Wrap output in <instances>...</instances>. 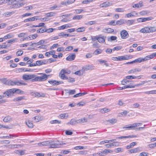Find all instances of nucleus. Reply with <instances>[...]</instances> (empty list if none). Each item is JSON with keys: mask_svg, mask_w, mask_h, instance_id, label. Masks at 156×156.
<instances>
[{"mask_svg": "<svg viewBox=\"0 0 156 156\" xmlns=\"http://www.w3.org/2000/svg\"><path fill=\"white\" fill-rule=\"evenodd\" d=\"M156 56V52L153 53L151 55H147L144 58L145 59V61L147 60L152 59Z\"/></svg>", "mask_w": 156, "mask_h": 156, "instance_id": "9b49d317", "label": "nucleus"}, {"mask_svg": "<svg viewBox=\"0 0 156 156\" xmlns=\"http://www.w3.org/2000/svg\"><path fill=\"white\" fill-rule=\"evenodd\" d=\"M25 151V150L17 151H16V153L22 155L24 154Z\"/></svg>", "mask_w": 156, "mask_h": 156, "instance_id": "37998d69", "label": "nucleus"}, {"mask_svg": "<svg viewBox=\"0 0 156 156\" xmlns=\"http://www.w3.org/2000/svg\"><path fill=\"white\" fill-rule=\"evenodd\" d=\"M143 6V2L141 1H140L138 3L134 4L133 6V7L134 8L141 7Z\"/></svg>", "mask_w": 156, "mask_h": 156, "instance_id": "dca6fc26", "label": "nucleus"}, {"mask_svg": "<svg viewBox=\"0 0 156 156\" xmlns=\"http://www.w3.org/2000/svg\"><path fill=\"white\" fill-rule=\"evenodd\" d=\"M100 45H99L98 43L97 42L93 43V48H98L100 47Z\"/></svg>", "mask_w": 156, "mask_h": 156, "instance_id": "774afa93", "label": "nucleus"}, {"mask_svg": "<svg viewBox=\"0 0 156 156\" xmlns=\"http://www.w3.org/2000/svg\"><path fill=\"white\" fill-rule=\"evenodd\" d=\"M75 74L78 75H81L83 74V71L82 70H79L77 71L75 73Z\"/></svg>", "mask_w": 156, "mask_h": 156, "instance_id": "052dcab7", "label": "nucleus"}, {"mask_svg": "<svg viewBox=\"0 0 156 156\" xmlns=\"http://www.w3.org/2000/svg\"><path fill=\"white\" fill-rule=\"evenodd\" d=\"M56 14L55 12H51L49 13L46 14L47 16V17H51L55 16Z\"/></svg>", "mask_w": 156, "mask_h": 156, "instance_id": "c9c22d12", "label": "nucleus"}, {"mask_svg": "<svg viewBox=\"0 0 156 156\" xmlns=\"http://www.w3.org/2000/svg\"><path fill=\"white\" fill-rule=\"evenodd\" d=\"M50 141H47L44 142H42L41 143L38 144V145L39 146H46L50 145Z\"/></svg>", "mask_w": 156, "mask_h": 156, "instance_id": "0eeeda50", "label": "nucleus"}, {"mask_svg": "<svg viewBox=\"0 0 156 156\" xmlns=\"http://www.w3.org/2000/svg\"><path fill=\"white\" fill-rule=\"evenodd\" d=\"M148 153L145 152H143L140 154L139 156H148Z\"/></svg>", "mask_w": 156, "mask_h": 156, "instance_id": "69168bd1", "label": "nucleus"}, {"mask_svg": "<svg viewBox=\"0 0 156 156\" xmlns=\"http://www.w3.org/2000/svg\"><path fill=\"white\" fill-rule=\"evenodd\" d=\"M76 57L75 54H71L69 55L66 58V59L68 61H72L74 60Z\"/></svg>", "mask_w": 156, "mask_h": 156, "instance_id": "9d476101", "label": "nucleus"}, {"mask_svg": "<svg viewBox=\"0 0 156 156\" xmlns=\"http://www.w3.org/2000/svg\"><path fill=\"white\" fill-rule=\"evenodd\" d=\"M102 52V50L100 49H98L95 50L94 52V54L95 55H97L101 53Z\"/></svg>", "mask_w": 156, "mask_h": 156, "instance_id": "2f4dec72", "label": "nucleus"}, {"mask_svg": "<svg viewBox=\"0 0 156 156\" xmlns=\"http://www.w3.org/2000/svg\"><path fill=\"white\" fill-rule=\"evenodd\" d=\"M129 151L130 153H133L139 152L141 151V150L140 147H137L133 149L129 150Z\"/></svg>", "mask_w": 156, "mask_h": 156, "instance_id": "1a4fd4ad", "label": "nucleus"}, {"mask_svg": "<svg viewBox=\"0 0 156 156\" xmlns=\"http://www.w3.org/2000/svg\"><path fill=\"white\" fill-rule=\"evenodd\" d=\"M114 30L113 29L108 28V29H104V32L107 33H112L113 32Z\"/></svg>", "mask_w": 156, "mask_h": 156, "instance_id": "c85d7f7f", "label": "nucleus"}, {"mask_svg": "<svg viewBox=\"0 0 156 156\" xmlns=\"http://www.w3.org/2000/svg\"><path fill=\"white\" fill-rule=\"evenodd\" d=\"M76 124L78 123H82L84 122H86L87 120V119L86 118H84L80 119H76Z\"/></svg>", "mask_w": 156, "mask_h": 156, "instance_id": "f8f14e48", "label": "nucleus"}, {"mask_svg": "<svg viewBox=\"0 0 156 156\" xmlns=\"http://www.w3.org/2000/svg\"><path fill=\"white\" fill-rule=\"evenodd\" d=\"M37 16H34L30 18L24 20L23 22L26 23L30 21H34L35 20H37Z\"/></svg>", "mask_w": 156, "mask_h": 156, "instance_id": "ddd939ff", "label": "nucleus"}, {"mask_svg": "<svg viewBox=\"0 0 156 156\" xmlns=\"http://www.w3.org/2000/svg\"><path fill=\"white\" fill-rule=\"evenodd\" d=\"M6 85L9 86H14L17 85L18 86L26 85H27L26 83H23L21 81H19L18 80L12 81L11 80H7Z\"/></svg>", "mask_w": 156, "mask_h": 156, "instance_id": "f257e3e1", "label": "nucleus"}, {"mask_svg": "<svg viewBox=\"0 0 156 156\" xmlns=\"http://www.w3.org/2000/svg\"><path fill=\"white\" fill-rule=\"evenodd\" d=\"M45 42V41L44 40H40L39 42H38L36 43L37 45H42Z\"/></svg>", "mask_w": 156, "mask_h": 156, "instance_id": "4d7b16f0", "label": "nucleus"}, {"mask_svg": "<svg viewBox=\"0 0 156 156\" xmlns=\"http://www.w3.org/2000/svg\"><path fill=\"white\" fill-rule=\"evenodd\" d=\"M98 41L99 43H103L105 42V39L102 37H98Z\"/></svg>", "mask_w": 156, "mask_h": 156, "instance_id": "c03bdc74", "label": "nucleus"}, {"mask_svg": "<svg viewBox=\"0 0 156 156\" xmlns=\"http://www.w3.org/2000/svg\"><path fill=\"white\" fill-rule=\"evenodd\" d=\"M40 76H37L35 75V78L33 80V81H43L46 80L48 78V75H47L45 73H41Z\"/></svg>", "mask_w": 156, "mask_h": 156, "instance_id": "7ed1b4c3", "label": "nucleus"}, {"mask_svg": "<svg viewBox=\"0 0 156 156\" xmlns=\"http://www.w3.org/2000/svg\"><path fill=\"white\" fill-rule=\"evenodd\" d=\"M135 20H128V21L126 20V23L127 25L130 26L133 24Z\"/></svg>", "mask_w": 156, "mask_h": 156, "instance_id": "c756f323", "label": "nucleus"}, {"mask_svg": "<svg viewBox=\"0 0 156 156\" xmlns=\"http://www.w3.org/2000/svg\"><path fill=\"white\" fill-rule=\"evenodd\" d=\"M26 123L28 127L30 128H32L33 127L34 125L33 123L31 122L29 120H27L26 122Z\"/></svg>", "mask_w": 156, "mask_h": 156, "instance_id": "f3484780", "label": "nucleus"}, {"mask_svg": "<svg viewBox=\"0 0 156 156\" xmlns=\"http://www.w3.org/2000/svg\"><path fill=\"white\" fill-rule=\"evenodd\" d=\"M50 148H58L64 144L62 142L58 141H50Z\"/></svg>", "mask_w": 156, "mask_h": 156, "instance_id": "20e7f679", "label": "nucleus"}, {"mask_svg": "<svg viewBox=\"0 0 156 156\" xmlns=\"http://www.w3.org/2000/svg\"><path fill=\"white\" fill-rule=\"evenodd\" d=\"M62 72L63 73L66 75L69 74L71 73V72L68 69L66 70L64 69H62L61 70V72L62 73Z\"/></svg>", "mask_w": 156, "mask_h": 156, "instance_id": "473e14b6", "label": "nucleus"}, {"mask_svg": "<svg viewBox=\"0 0 156 156\" xmlns=\"http://www.w3.org/2000/svg\"><path fill=\"white\" fill-rule=\"evenodd\" d=\"M145 61V58H139L137 59L134 60V63L135 62H142Z\"/></svg>", "mask_w": 156, "mask_h": 156, "instance_id": "a878e982", "label": "nucleus"}, {"mask_svg": "<svg viewBox=\"0 0 156 156\" xmlns=\"http://www.w3.org/2000/svg\"><path fill=\"white\" fill-rule=\"evenodd\" d=\"M59 76L61 79L63 80L66 79L67 78V77L65 75V74L63 73V72L61 73V71L59 73Z\"/></svg>", "mask_w": 156, "mask_h": 156, "instance_id": "b1692460", "label": "nucleus"}, {"mask_svg": "<svg viewBox=\"0 0 156 156\" xmlns=\"http://www.w3.org/2000/svg\"><path fill=\"white\" fill-rule=\"evenodd\" d=\"M127 79H124L122 81V84L123 85H125L126 84H127V83H129L130 81L129 80H127Z\"/></svg>", "mask_w": 156, "mask_h": 156, "instance_id": "de8ad7c7", "label": "nucleus"}, {"mask_svg": "<svg viewBox=\"0 0 156 156\" xmlns=\"http://www.w3.org/2000/svg\"><path fill=\"white\" fill-rule=\"evenodd\" d=\"M123 128H127L129 130H132L134 129V127L133 126V124H132L129 125H126Z\"/></svg>", "mask_w": 156, "mask_h": 156, "instance_id": "a211bd4d", "label": "nucleus"}, {"mask_svg": "<svg viewBox=\"0 0 156 156\" xmlns=\"http://www.w3.org/2000/svg\"><path fill=\"white\" fill-rule=\"evenodd\" d=\"M33 119L35 122H38L41 120V117L39 116H37L34 117Z\"/></svg>", "mask_w": 156, "mask_h": 156, "instance_id": "79ce46f5", "label": "nucleus"}, {"mask_svg": "<svg viewBox=\"0 0 156 156\" xmlns=\"http://www.w3.org/2000/svg\"><path fill=\"white\" fill-rule=\"evenodd\" d=\"M23 52L22 51H18L16 52V55L17 56H20L23 54Z\"/></svg>", "mask_w": 156, "mask_h": 156, "instance_id": "0e129e2a", "label": "nucleus"}, {"mask_svg": "<svg viewBox=\"0 0 156 156\" xmlns=\"http://www.w3.org/2000/svg\"><path fill=\"white\" fill-rule=\"evenodd\" d=\"M6 3H7L8 5H11L12 4L15 2H18L19 0H6Z\"/></svg>", "mask_w": 156, "mask_h": 156, "instance_id": "cd10ccee", "label": "nucleus"}, {"mask_svg": "<svg viewBox=\"0 0 156 156\" xmlns=\"http://www.w3.org/2000/svg\"><path fill=\"white\" fill-rule=\"evenodd\" d=\"M121 37L123 39H126L128 38L129 35L127 32L125 30H123L120 32Z\"/></svg>", "mask_w": 156, "mask_h": 156, "instance_id": "423d86ee", "label": "nucleus"}, {"mask_svg": "<svg viewBox=\"0 0 156 156\" xmlns=\"http://www.w3.org/2000/svg\"><path fill=\"white\" fill-rule=\"evenodd\" d=\"M144 93L148 94H156V90L146 91L144 92Z\"/></svg>", "mask_w": 156, "mask_h": 156, "instance_id": "72a5a7b5", "label": "nucleus"}, {"mask_svg": "<svg viewBox=\"0 0 156 156\" xmlns=\"http://www.w3.org/2000/svg\"><path fill=\"white\" fill-rule=\"evenodd\" d=\"M46 28L44 27H42L39 29L37 30V33H42L44 32H46V30H45Z\"/></svg>", "mask_w": 156, "mask_h": 156, "instance_id": "5701e85b", "label": "nucleus"}, {"mask_svg": "<svg viewBox=\"0 0 156 156\" xmlns=\"http://www.w3.org/2000/svg\"><path fill=\"white\" fill-rule=\"evenodd\" d=\"M37 37V34L30 35L29 37V38H32V39H35Z\"/></svg>", "mask_w": 156, "mask_h": 156, "instance_id": "680f3d73", "label": "nucleus"}, {"mask_svg": "<svg viewBox=\"0 0 156 156\" xmlns=\"http://www.w3.org/2000/svg\"><path fill=\"white\" fill-rule=\"evenodd\" d=\"M85 30V28L84 27H81L76 29V30L77 32H81Z\"/></svg>", "mask_w": 156, "mask_h": 156, "instance_id": "58836bf2", "label": "nucleus"}, {"mask_svg": "<svg viewBox=\"0 0 156 156\" xmlns=\"http://www.w3.org/2000/svg\"><path fill=\"white\" fill-rule=\"evenodd\" d=\"M140 31L141 33H149V27H145L141 29Z\"/></svg>", "mask_w": 156, "mask_h": 156, "instance_id": "2eb2a0df", "label": "nucleus"}, {"mask_svg": "<svg viewBox=\"0 0 156 156\" xmlns=\"http://www.w3.org/2000/svg\"><path fill=\"white\" fill-rule=\"evenodd\" d=\"M115 11L116 12H124V9L121 8H116L115 9Z\"/></svg>", "mask_w": 156, "mask_h": 156, "instance_id": "bf43d9fd", "label": "nucleus"}, {"mask_svg": "<svg viewBox=\"0 0 156 156\" xmlns=\"http://www.w3.org/2000/svg\"><path fill=\"white\" fill-rule=\"evenodd\" d=\"M50 123L51 124H60L61 123V121L57 120H53L50 121Z\"/></svg>", "mask_w": 156, "mask_h": 156, "instance_id": "ea45409f", "label": "nucleus"}, {"mask_svg": "<svg viewBox=\"0 0 156 156\" xmlns=\"http://www.w3.org/2000/svg\"><path fill=\"white\" fill-rule=\"evenodd\" d=\"M13 137H17V136H16V135H14L13 134H12V135H10L9 136H2V138H7V139L12 138Z\"/></svg>", "mask_w": 156, "mask_h": 156, "instance_id": "4c0bfd02", "label": "nucleus"}, {"mask_svg": "<svg viewBox=\"0 0 156 156\" xmlns=\"http://www.w3.org/2000/svg\"><path fill=\"white\" fill-rule=\"evenodd\" d=\"M126 20L123 19H122L117 21L116 23V24L118 25H120L126 23Z\"/></svg>", "mask_w": 156, "mask_h": 156, "instance_id": "6ab92c4d", "label": "nucleus"}, {"mask_svg": "<svg viewBox=\"0 0 156 156\" xmlns=\"http://www.w3.org/2000/svg\"><path fill=\"white\" fill-rule=\"evenodd\" d=\"M15 13V12L14 11L10 12H7L5 13H4L3 14V15L6 17L9 16H10L12 14H14Z\"/></svg>", "mask_w": 156, "mask_h": 156, "instance_id": "7c9ffc66", "label": "nucleus"}, {"mask_svg": "<svg viewBox=\"0 0 156 156\" xmlns=\"http://www.w3.org/2000/svg\"><path fill=\"white\" fill-rule=\"evenodd\" d=\"M113 152V151L112 150L108 149H105L103 151V154L105 155V154L108 153H111Z\"/></svg>", "mask_w": 156, "mask_h": 156, "instance_id": "e433bc0d", "label": "nucleus"}, {"mask_svg": "<svg viewBox=\"0 0 156 156\" xmlns=\"http://www.w3.org/2000/svg\"><path fill=\"white\" fill-rule=\"evenodd\" d=\"M109 111V109H108L106 108H104L101 109L100 110L101 112L102 113H104L108 112Z\"/></svg>", "mask_w": 156, "mask_h": 156, "instance_id": "09e8293b", "label": "nucleus"}, {"mask_svg": "<svg viewBox=\"0 0 156 156\" xmlns=\"http://www.w3.org/2000/svg\"><path fill=\"white\" fill-rule=\"evenodd\" d=\"M82 18V16L81 15H77L74 16L73 19V20L77 19L79 20Z\"/></svg>", "mask_w": 156, "mask_h": 156, "instance_id": "5fc2aeb1", "label": "nucleus"}, {"mask_svg": "<svg viewBox=\"0 0 156 156\" xmlns=\"http://www.w3.org/2000/svg\"><path fill=\"white\" fill-rule=\"evenodd\" d=\"M156 31V27H149V31L150 32H153Z\"/></svg>", "mask_w": 156, "mask_h": 156, "instance_id": "a19ab883", "label": "nucleus"}, {"mask_svg": "<svg viewBox=\"0 0 156 156\" xmlns=\"http://www.w3.org/2000/svg\"><path fill=\"white\" fill-rule=\"evenodd\" d=\"M25 5V3H23V2H22L21 3H19V4L17 5H16L15 6V7L16 8H20V7H21Z\"/></svg>", "mask_w": 156, "mask_h": 156, "instance_id": "13d9d810", "label": "nucleus"}, {"mask_svg": "<svg viewBox=\"0 0 156 156\" xmlns=\"http://www.w3.org/2000/svg\"><path fill=\"white\" fill-rule=\"evenodd\" d=\"M35 78V75L34 74H29L27 75L26 74H24L22 76V79L25 80H30V81L32 82H35V81H33V80Z\"/></svg>", "mask_w": 156, "mask_h": 156, "instance_id": "39448f33", "label": "nucleus"}, {"mask_svg": "<svg viewBox=\"0 0 156 156\" xmlns=\"http://www.w3.org/2000/svg\"><path fill=\"white\" fill-rule=\"evenodd\" d=\"M136 136L134 135H129L127 136H122L121 137H117L116 138L117 139H121L123 138H132L133 137H136Z\"/></svg>", "mask_w": 156, "mask_h": 156, "instance_id": "4468645a", "label": "nucleus"}, {"mask_svg": "<svg viewBox=\"0 0 156 156\" xmlns=\"http://www.w3.org/2000/svg\"><path fill=\"white\" fill-rule=\"evenodd\" d=\"M12 120V118L10 116L5 117L3 119V121L5 122H8Z\"/></svg>", "mask_w": 156, "mask_h": 156, "instance_id": "aec40b11", "label": "nucleus"}, {"mask_svg": "<svg viewBox=\"0 0 156 156\" xmlns=\"http://www.w3.org/2000/svg\"><path fill=\"white\" fill-rule=\"evenodd\" d=\"M25 96H21L15 98L14 101H19L23 100L25 99Z\"/></svg>", "mask_w": 156, "mask_h": 156, "instance_id": "4be33fe9", "label": "nucleus"}, {"mask_svg": "<svg viewBox=\"0 0 156 156\" xmlns=\"http://www.w3.org/2000/svg\"><path fill=\"white\" fill-rule=\"evenodd\" d=\"M116 121L117 120L116 119H111L108 120L107 121V122H109L112 124H113L115 123L116 122Z\"/></svg>", "mask_w": 156, "mask_h": 156, "instance_id": "49530a36", "label": "nucleus"}, {"mask_svg": "<svg viewBox=\"0 0 156 156\" xmlns=\"http://www.w3.org/2000/svg\"><path fill=\"white\" fill-rule=\"evenodd\" d=\"M61 119H63L65 118L66 116L68 117V115L67 113H63L60 114L59 115Z\"/></svg>", "mask_w": 156, "mask_h": 156, "instance_id": "3c124183", "label": "nucleus"}, {"mask_svg": "<svg viewBox=\"0 0 156 156\" xmlns=\"http://www.w3.org/2000/svg\"><path fill=\"white\" fill-rule=\"evenodd\" d=\"M135 14V15H137L138 14L135 11H134L131 13H129L127 14H126V16L128 17H133L135 16V15H134V14Z\"/></svg>", "mask_w": 156, "mask_h": 156, "instance_id": "412c9836", "label": "nucleus"}, {"mask_svg": "<svg viewBox=\"0 0 156 156\" xmlns=\"http://www.w3.org/2000/svg\"><path fill=\"white\" fill-rule=\"evenodd\" d=\"M20 90L19 89L15 90L14 88L11 89L7 90L6 92H4L3 94V97H6L7 96L8 97L11 95V94H14L15 92L17 93H19L20 92Z\"/></svg>", "mask_w": 156, "mask_h": 156, "instance_id": "f03ea898", "label": "nucleus"}, {"mask_svg": "<svg viewBox=\"0 0 156 156\" xmlns=\"http://www.w3.org/2000/svg\"><path fill=\"white\" fill-rule=\"evenodd\" d=\"M68 92H67V93H68L69 94L72 95L76 93V91L75 90H67Z\"/></svg>", "mask_w": 156, "mask_h": 156, "instance_id": "a18cd8bd", "label": "nucleus"}, {"mask_svg": "<svg viewBox=\"0 0 156 156\" xmlns=\"http://www.w3.org/2000/svg\"><path fill=\"white\" fill-rule=\"evenodd\" d=\"M129 57L127 56H120L118 57V61H122L125 60H127L129 59Z\"/></svg>", "mask_w": 156, "mask_h": 156, "instance_id": "393cba45", "label": "nucleus"}, {"mask_svg": "<svg viewBox=\"0 0 156 156\" xmlns=\"http://www.w3.org/2000/svg\"><path fill=\"white\" fill-rule=\"evenodd\" d=\"M71 125H76V120L75 119H71L69 122Z\"/></svg>", "mask_w": 156, "mask_h": 156, "instance_id": "8fccbe9b", "label": "nucleus"}, {"mask_svg": "<svg viewBox=\"0 0 156 156\" xmlns=\"http://www.w3.org/2000/svg\"><path fill=\"white\" fill-rule=\"evenodd\" d=\"M48 82L53 85H56L55 83H57V81L55 80H49Z\"/></svg>", "mask_w": 156, "mask_h": 156, "instance_id": "e2e57ef3", "label": "nucleus"}, {"mask_svg": "<svg viewBox=\"0 0 156 156\" xmlns=\"http://www.w3.org/2000/svg\"><path fill=\"white\" fill-rule=\"evenodd\" d=\"M137 77L135 76H126V78L128 79H135Z\"/></svg>", "mask_w": 156, "mask_h": 156, "instance_id": "864d4df0", "label": "nucleus"}, {"mask_svg": "<svg viewBox=\"0 0 156 156\" xmlns=\"http://www.w3.org/2000/svg\"><path fill=\"white\" fill-rule=\"evenodd\" d=\"M66 79L68 80V81L70 82L73 83L75 81L74 79L73 78H72L71 77L68 78L67 77V78H66Z\"/></svg>", "mask_w": 156, "mask_h": 156, "instance_id": "338daca9", "label": "nucleus"}, {"mask_svg": "<svg viewBox=\"0 0 156 156\" xmlns=\"http://www.w3.org/2000/svg\"><path fill=\"white\" fill-rule=\"evenodd\" d=\"M147 13V11H143L139 12L140 14L143 16L146 15Z\"/></svg>", "mask_w": 156, "mask_h": 156, "instance_id": "6e6d98bb", "label": "nucleus"}, {"mask_svg": "<svg viewBox=\"0 0 156 156\" xmlns=\"http://www.w3.org/2000/svg\"><path fill=\"white\" fill-rule=\"evenodd\" d=\"M13 37V36L10 34H9L3 37V39L5 40V39L11 38Z\"/></svg>", "mask_w": 156, "mask_h": 156, "instance_id": "f704fd0d", "label": "nucleus"}, {"mask_svg": "<svg viewBox=\"0 0 156 156\" xmlns=\"http://www.w3.org/2000/svg\"><path fill=\"white\" fill-rule=\"evenodd\" d=\"M137 21L138 22H145V18H140L137 19Z\"/></svg>", "mask_w": 156, "mask_h": 156, "instance_id": "603ef678", "label": "nucleus"}, {"mask_svg": "<svg viewBox=\"0 0 156 156\" xmlns=\"http://www.w3.org/2000/svg\"><path fill=\"white\" fill-rule=\"evenodd\" d=\"M112 5V4H111L109 2H105L103 3L102 4H101L100 5V7H107L109 6H110Z\"/></svg>", "mask_w": 156, "mask_h": 156, "instance_id": "6e6552de", "label": "nucleus"}, {"mask_svg": "<svg viewBox=\"0 0 156 156\" xmlns=\"http://www.w3.org/2000/svg\"><path fill=\"white\" fill-rule=\"evenodd\" d=\"M134 87V86L127 85L123 86L122 87H120L119 88V90H122L126 88H133Z\"/></svg>", "mask_w": 156, "mask_h": 156, "instance_id": "bb28decb", "label": "nucleus"}]
</instances>
